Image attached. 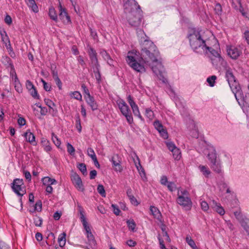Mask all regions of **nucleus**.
Here are the masks:
<instances>
[{"instance_id": "f257e3e1", "label": "nucleus", "mask_w": 249, "mask_h": 249, "mask_svg": "<svg viewBox=\"0 0 249 249\" xmlns=\"http://www.w3.org/2000/svg\"><path fill=\"white\" fill-rule=\"evenodd\" d=\"M126 61L132 69L139 72L145 71L142 63L149 65L160 80L164 83L167 82V79L162 73L163 67L160 59V52L152 41L148 40L144 41L141 56L137 51H129Z\"/></svg>"}, {"instance_id": "f03ea898", "label": "nucleus", "mask_w": 249, "mask_h": 249, "mask_svg": "<svg viewBox=\"0 0 249 249\" xmlns=\"http://www.w3.org/2000/svg\"><path fill=\"white\" fill-rule=\"evenodd\" d=\"M188 37L190 45L194 52L203 54L204 52L206 51L207 49L205 48L208 43L202 38L199 32L194 31L188 35Z\"/></svg>"}, {"instance_id": "7ed1b4c3", "label": "nucleus", "mask_w": 249, "mask_h": 249, "mask_svg": "<svg viewBox=\"0 0 249 249\" xmlns=\"http://www.w3.org/2000/svg\"><path fill=\"white\" fill-rule=\"evenodd\" d=\"M177 196V203L181 206L185 210H190L192 206V202L188 191L186 190L178 189Z\"/></svg>"}, {"instance_id": "20e7f679", "label": "nucleus", "mask_w": 249, "mask_h": 249, "mask_svg": "<svg viewBox=\"0 0 249 249\" xmlns=\"http://www.w3.org/2000/svg\"><path fill=\"white\" fill-rule=\"evenodd\" d=\"M124 9L133 15H141L142 11L135 0H123Z\"/></svg>"}, {"instance_id": "39448f33", "label": "nucleus", "mask_w": 249, "mask_h": 249, "mask_svg": "<svg viewBox=\"0 0 249 249\" xmlns=\"http://www.w3.org/2000/svg\"><path fill=\"white\" fill-rule=\"evenodd\" d=\"M116 103L121 113L125 116L128 124H132L133 123V119L128 106L123 99L118 100Z\"/></svg>"}, {"instance_id": "423d86ee", "label": "nucleus", "mask_w": 249, "mask_h": 249, "mask_svg": "<svg viewBox=\"0 0 249 249\" xmlns=\"http://www.w3.org/2000/svg\"><path fill=\"white\" fill-rule=\"evenodd\" d=\"M207 157L210 161V167L212 170L217 173L221 172V166L219 159H217L216 151L213 149L208 154Z\"/></svg>"}, {"instance_id": "0eeeda50", "label": "nucleus", "mask_w": 249, "mask_h": 249, "mask_svg": "<svg viewBox=\"0 0 249 249\" xmlns=\"http://www.w3.org/2000/svg\"><path fill=\"white\" fill-rule=\"evenodd\" d=\"M12 188L18 196H22L26 193L22 179L19 178L14 179L12 183Z\"/></svg>"}, {"instance_id": "6e6552de", "label": "nucleus", "mask_w": 249, "mask_h": 249, "mask_svg": "<svg viewBox=\"0 0 249 249\" xmlns=\"http://www.w3.org/2000/svg\"><path fill=\"white\" fill-rule=\"evenodd\" d=\"M205 48L207 49L206 51H205L203 53L209 54V53H210L212 55V56L214 57L213 58H212L211 59L213 65L216 66L218 63H221V62L223 61V58L220 56L218 51L215 50L214 49L209 46L208 44Z\"/></svg>"}, {"instance_id": "1a4fd4ad", "label": "nucleus", "mask_w": 249, "mask_h": 249, "mask_svg": "<svg viewBox=\"0 0 249 249\" xmlns=\"http://www.w3.org/2000/svg\"><path fill=\"white\" fill-rule=\"evenodd\" d=\"M228 55L233 59H236L242 53V51L237 47L228 45L226 47Z\"/></svg>"}, {"instance_id": "9d476101", "label": "nucleus", "mask_w": 249, "mask_h": 249, "mask_svg": "<svg viewBox=\"0 0 249 249\" xmlns=\"http://www.w3.org/2000/svg\"><path fill=\"white\" fill-rule=\"evenodd\" d=\"M71 180L76 187V188L79 191L83 192L84 187L80 177L76 173H74L71 176Z\"/></svg>"}, {"instance_id": "9b49d317", "label": "nucleus", "mask_w": 249, "mask_h": 249, "mask_svg": "<svg viewBox=\"0 0 249 249\" xmlns=\"http://www.w3.org/2000/svg\"><path fill=\"white\" fill-rule=\"evenodd\" d=\"M127 102L130 105L132 111L133 113L134 114L135 116H137L139 119H140L142 121H143V118L142 116V115L140 114L139 109L138 107V106L137 105V104L135 103L133 99V98L131 97V95H128L127 98Z\"/></svg>"}, {"instance_id": "f8f14e48", "label": "nucleus", "mask_w": 249, "mask_h": 249, "mask_svg": "<svg viewBox=\"0 0 249 249\" xmlns=\"http://www.w3.org/2000/svg\"><path fill=\"white\" fill-rule=\"evenodd\" d=\"M234 214L236 218L241 224V226L249 235V223H248L245 221V217L244 215L241 213L240 211L234 212Z\"/></svg>"}, {"instance_id": "ddd939ff", "label": "nucleus", "mask_w": 249, "mask_h": 249, "mask_svg": "<svg viewBox=\"0 0 249 249\" xmlns=\"http://www.w3.org/2000/svg\"><path fill=\"white\" fill-rule=\"evenodd\" d=\"M229 84L232 92L234 94L236 100L238 101L237 95H241V88L240 86H239V83H238L237 81H236V80H235L231 83H229Z\"/></svg>"}, {"instance_id": "4468645a", "label": "nucleus", "mask_w": 249, "mask_h": 249, "mask_svg": "<svg viewBox=\"0 0 249 249\" xmlns=\"http://www.w3.org/2000/svg\"><path fill=\"white\" fill-rule=\"evenodd\" d=\"M153 124L155 128L159 132L164 139H167L168 138L167 131L164 129L163 126L159 121H155Z\"/></svg>"}, {"instance_id": "2eb2a0df", "label": "nucleus", "mask_w": 249, "mask_h": 249, "mask_svg": "<svg viewBox=\"0 0 249 249\" xmlns=\"http://www.w3.org/2000/svg\"><path fill=\"white\" fill-rule=\"evenodd\" d=\"M150 210L154 217L157 219L159 222H162V216L159 210L156 207L150 206Z\"/></svg>"}, {"instance_id": "dca6fc26", "label": "nucleus", "mask_w": 249, "mask_h": 249, "mask_svg": "<svg viewBox=\"0 0 249 249\" xmlns=\"http://www.w3.org/2000/svg\"><path fill=\"white\" fill-rule=\"evenodd\" d=\"M1 40L5 44L7 49H11V45L8 36L5 31H0Z\"/></svg>"}, {"instance_id": "f3484780", "label": "nucleus", "mask_w": 249, "mask_h": 249, "mask_svg": "<svg viewBox=\"0 0 249 249\" xmlns=\"http://www.w3.org/2000/svg\"><path fill=\"white\" fill-rule=\"evenodd\" d=\"M24 136L27 142L33 145H36V142L35 141V136L29 130L24 133Z\"/></svg>"}, {"instance_id": "a211bd4d", "label": "nucleus", "mask_w": 249, "mask_h": 249, "mask_svg": "<svg viewBox=\"0 0 249 249\" xmlns=\"http://www.w3.org/2000/svg\"><path fill=\"white\" fill-rule=\"evenodd\" d=\"M213 209L215 211L221 215H223L225 213V210L223 208L219 203L215 201H213V204L211 205Z\"/></svg>"}, {"instance_id": "6ab92c4d", "label": "nucleus", "mask_w": 249, "mask_h": 249, "mask_svg": "<svg viewBox=\"0 0 249 249\" xmlns=\"http://www.w3.org/2000/svg\"><path fill=\"white\" fill-rule=\"evenodd\" d=\"M86 100L92 110H95L98 109V105L93 97L90 96L89 97H86Z\"/></svg>"}, {"instance_id": "aec40b11", "label": "nucleus", "mask_w": 249, "mask_h": 249, "mask_svg": "<svg viewBox=\"0 0 249 249\" xmlns=\"http://www.w3.org/2000/svg\"><path fill=\"white\" fill-rule=\"evenodd\" d=\"M128 21L131 26H138L141 23V19L140 17H129Z\"/></svg>"}, {"instance_id": "412c9836", "label": "nucleus", "mask_w": 249, "mask_h": 249, "mask_svg": "<svg viewBox=\"0 0 249 249\" xmlns=\"http://www.w3.org/2000/svg\"><path fill=\"white\" fill-rule=\"evenodd\" d=\"M42 181L44 185L56 184L57 181L54 178H52L49 177H45L42 178Z\"/></svg>"}, {"instance_id": "4be33fe9", "label": "nucleus", "mask_w": 249, "mask_h": 249, "mask_svg": "<svg viewBox=\"0 0 249 249\" xmlns=\"http://www.w3.org/2000/svg\"><path fill=\"white\" fill-rule=\"evenodd\" d=\"M26 2L28 6L31 8V10L35 13H36L38 11V8L36 3L35 0H26Z\"/></svg>"}, {"instance_id": "5701e85b", "label": "nucleus", "mask_w": 249, "mask_h": 249, "mask_svg": "<svg viewBox=\"0 0 249 249\" xmlns=\"http://www.w3.org/2000/svg\"><path fill=\"white\" fill-rule=\"evenodd\" d=\"M198 168L205 177H209L211 172L207 166L200 165L199 166Z\"/></svg>"}, {"instance_id": "b1692460", "label": "nucleus", "mask_w": 249, "mask_h": 249, "mask_svg": "<svg viewBox=\"0 0 249 249\" xmlns=\"http://www.w3.org/2000/svg\"><path fill=\"white\" fill-rule=\"evenodd\" d=\"M136 156L137 158V160H138V164H139V165H138V166H137V170L139 172V174L141 175L143 180H145L146 179V175H145L144 170L143 168V167L142 166V165L140 163V160L139 157L137 156Z\"/></svg>"}, {"instance_id": "393cba45", "label": "nucleus", "mask_w": 249, "mask_h": 249, "mask_svg": "<svg viewBox=\"0 0 249 249\" xmlns=\"http://www.w3.org/2000/svg\"><path fill=\"white\" fill-rule=\"evenodd\" d=\"M90 65L92 69V71L97 70L100 69V64L98 58L90 59Z\"/></svg>"}, {"instance_id": "a878e982", "label": "nucleus", "mask_w": 249, "mask_h": 249, "mask_svg": "<svg viewBox=\"0 0 249 249\" xmlns=\"http://www.w3.org/2000/svg\"><path fill=\"white\" fill-rule=\"evenodd\" d=\"M66 234L63 232L60 234L58 238V242L60 247H63L66 244Z\"/></svg>"}, {"instance_id": "bb28decb", "label": "nucleus", "mask_w": 249, "mask_h": 249, "mask_svg": "<svg viewBox=\"0 0 249 249\" xmlns=\"http://www.w3.org/2000/svg\"><path fill=\"white\" fill-rule=\"evenodd\" d=\"M88 53L89 55L90 60L97 58V54L96 51L91 47L89 46Z\"/></svg>"}, {"instance_id": "cd10ccee", "label": "nucleus", "mask_w": 249, "mask_h": 249, "mask_svg": "<svg viewBox=\"0 0 249 249\" xmlns=\"http://www.w3.org/2000/svg\"><path fill=\"white\" fill-rule=\"evenodd\" d=\"M226 77L229 84L236 80L232 72L230 70H227L226 71Z\"/></svg>"}, {"instance_id": "c85d7f7f", "label": "nucleus", "mask_w": 249, "mask_h": 249, "mask_svg": "<svg viewBox=\"0 0 249 249\" xmlns=\"http://www.w3.org/2000/svg\"><path fill=\"white\" fill-rule=\"evenodd\" d=\"M42 210V202L40 200L36 202L33 210H30L31 212H34L35 211L40 212Z\"/></svg>"}, {"instance_id": "c756f323", "label": "nucleus", "mask_w": 249, "mask_h": 249, "mask_svg": "<svg viewBox=\"0 0 249 249\" xmlns=\"http://www.w3.org/2000/svg\"><path fill=\"white\" fill-rule=\"evenodd\" d=\"M173 158L175 160H179L181 158V152L178 148L174 149L172 152Z\"/></svg>"}, {"instance_id": "7c9ffc66", "label": "nucleus", "mask_w": 249, "mask_h": 249, "mask_svg": "<svg viewBox=\"0 0 249 249\" xmlns=\"http://www.w3.org/2000/svg\"><path fill=\"white\" fill-rule=\"evenodd\" d=\"M87 237L89 239V244L91 246H95L96 241L94 239V236L92 234L91 232H89L87 233Z\"/></svg>"}, {"instance_id": "2f4dec72", "label": "nucleus", "mask_w": 249, "mask_h": 249, "mask_svg": "<svg viewBox=\"0 0 249 249\" xmlns=\"http://www.w3.org/2000/svg\"><path fill=\"white\" fill-rule=\"evenodd\" d=\"M41 143L44 146V149L46 152H49L52 150V147L50 145L49 142L46 140H42Z\"/></svg>"}, {"instance_id": "473e14b6", "label": "nucleus", "mask_w": 249, "mask_h": 249, "mask_svg": "<svg viewBox=\"0 0 249 249\" xmlns=\"http://www.w3.org/2000/svg\"><path fill=\"white\" fill-rule=\"evenodd\" d=\"M186 241L193 249H197V247L194 241L189 236L186 237Z\"/></svg>"}, {"instance_id": "72a5a7b5", "label": "nucleus", "mask_w": 249, "mask_h": 249, "mask_svg": "<svg viewBox=\"0 0 249 249\" xmlns=\"http://www.w3.org/2000/svg\"><path fill=\"white\" fill-rule=\"evenodd\" d=\"M11 66L12 70L10 71V74L12 76V79L14 80V83H15L19 81V80H18V79L17 77V74L16 73V71L14 70V66L13 65H11Z\"/></svg>"}, {"instance_id": "f704fd0d", "label": "nucleus", "mask_w": 249, "mask_h": 249, "mask_svg": "<svg viewBox=\"0 0 249 249\" xmlns=\"http://www.w3.org/2000/svg\"><path fill=\"white\" fill-rule=\"evenodd\" d=\"M215 14L217 15H220L222 14V6L219 3H216L214 8Z\"/></svg>"}, {"instance_id": "c9c22d12", "label": "nucleus", "mask_w": 249, "mask_h": 249, "mask_svg": "<svg viewBox=\"0 0 249 249\" xmlns=\"http://www.w3.org/2000/svg\"><path fill=\"white\" fill-rule=\"evenodd\" d=\"M70 95L72 98H73L76 100L80 101L82 100V95L79 91H75L72 92L70 94Z\"/></svg>"}, {"instance_id": "e433bc0d", "label": "nucleus", "mask_w": 249, "mask_h": 249, "mask_svg": "<svg viewBox=\"0 0 249 249\" xmlns=\"http://www.w3.org/2000/svg\"><path fill=\"white\" fill-rule=\"evenodd\" d=\"M52 139L54 143V144L57 146L59 147L61 144V142L57 138V136L55 135L53 133H52Z\"/></svg>"}, {"instance_id": "4c0bfd02", "label": "nucleus", "mask_w": 249, "mask_h": 249, "mask_svg": "<svg viewBox=\"0 0 249 249\" xmlns=\"http://www.w3.org/2000/svg\"><path fill=\"white\" fill-rule=\"evenodd\" d=\"M145 115L150 120H152L154 117L153 111L149 108L146 109Z\"/></svg>"}, {"instance_id": "58836bf2", "label": "nucleus", "mask_w": 249, "mask_h": 249, "mask_svg": "<svg viewBox=\"0 0 249 249\" xmlns=\"http://www.w3.org/2000/svg\"><path fill=\"white\" fill-rule=\"evenodd\" d=\"M127 226L129 229L132 231H134L135 227L136 224L133 220H128L126 222Z\"/></svg>"}, {"instance_id": "ea45409f", "label": "nucleus", "mask_w": 249, "mask_h": 249, "mask_svg": "<svg viewBox=\"0 0 249 249\" xmlns=\"http://www.w3.org/2000/svg\"><path fill=\"white\" fill-rule=\"evenodd\" d=\"M79 211L80 214L81 221L82 222V224L85 223L87 222L86 221V217L84 215V210L81 206H79Z\"/></svg>"}, {"instance_id": "a19ab883", "label": "nucleus", "mask_w": 249, "mask_h": 249, "mask_svg": "<svg viewBox=\"0 0 249 249\" xmlns=\"http://www.w3.org/2000/svg\"><path fill=\"white\" fill-rule=\"evenodd\" d=\"M216 79V76L215 75H212L208 77L207 79V82L209 83L211 87H213L215 84V81Z\"/></svg>"}, {"instance_id": "79ce46f5", "label": "nucleus", "mask_w": 249, "mask_h": 249, "mask_svg": "<svg viewBox=\"0 0 249 249\" xmlns=\"http://www.w3.org/2000/svg\"><path fill=\"white\" fill-rule=\"evenodd\" d=\"M97 190L99 194H100L102 196H106V192L103 185L101 184L98 185Z\"/></svg>"}, {"instance_id": "37998d69", "label": "nucleus", "mask_w": 249, "mask_h": 249, "mask_svg": "<svg viewBox=\"0 0 249 249\" xmlns=\"http://www.w3.org/2000/svg\"><path fill=\"white\" fill-rule=\"evenodd\" d=\"M77 167L83 175L87 174V168L85 164L83 163H79Z\"/></svg>"}, {"instance_id": "c03bdc74", "label": "nucleus", "mask_w": 249, "mask_h": 249, "mask_svg": "<svg viewBox=\"0 0 249 249\" xmlns=\"http://www.w3.org/2000/svg\"><path fill=\"white\" fill-rule=\"evenodd\" d=\"M67 151L71 155H74L75 154V149L73 146L70 143L67 144Z\"/></svg>"}, {"instance_id": "a18cd8bd", "label": "nucleus", "mask_w": 249, "mask_h": 249, "mask_svg": "<svg viewBox=\"0 0 249 249\" xmlns=\"http://www.w3.org/2000/svg\"><path fill=\"white\" fill-rule=\"evenodd\" d=\"M76 127L79 132L81 131L82 126L79 115L78 114L76 116Z\"/></svg>"}, {"instance_id": "49530a36", "label": "nucleus", "mask_w": 249, "mask_h": 249, "mask_svg": "<svg viewBox=\"0 0 249 249\" xmlns=\"http://www.w3.org/2000/svg\"><path fill=\"white\" fill-rule=\"evenodd\" d=\"M99 70L100 69L93 71V72L94 73L95 78L98 84L100 83L101 81V75Z\"/></svg>"}, {"instance_id": "de8ad7c7", "label": "nucleus", "mask_w": 249, "mask_h": 249, "mask_svg": "<svg viewBox=\"0 0 249 249\" xmlns=\"http://www.w3.org/2000/svg\"><path fill=\"white\" fill-rule=\"evenodd\" d=\"M87 152L89 156L90 157L92 160L97 158L95 152L92 148H89L87 150Z\"/></svg>"}, {"instance_id": "09e8293b", "label": "nucleus", "mask_w": 249, "mask_h": 249, "mask_svg": "<svg viewBox=\"0 0 249 249\" xmlns=\"http://www.w3.org/2000/svg\"><path fill=\"white\" fill-rule=\"evenodd\" d=\"M112 162L113 165V166H115L116 164H118L121 163V161L119 160V156L118 155H114L112 158Z\"/></svg>"}, {"instance_id": "8fccbe9b", "label": "nucleus", "mask_w": 249, "mask_h": 249, "mask_svg": "<svg viewBox=\"0 0 249 249\" xmlns=\"http://www.w3.org/2000/svg\"><path fill=\"white\" fill-rule=\"evenodd\" d=\"M166 185L168 190L171 192H173L176 189V185L173 182H169Z\"/></svg>"}, {"instance_id": "3c124183", "label": "nucleus", "mask_w": 249, "mask_h": 249, "mask_svg": "<svg viewBox=\"0 0 249 249\" xmlns=\"http://www.w3.org/2000/svg\"><path fill=\"white\" fill-rule=\"evenodd\" d=\"M81 87H82V89L84 93L85 94V98H86V97H89L90 96H91L89 89H88V88H87V87L86 86V85L85 84H82L81 86Z\"/></svg>"}, {"instance_id": "603ef678", "label": "nucleus", "mask_w": 249, "mask_h": 249, "mask_svg": "<svg viewBox=\"0 0 249 249\" xmlns=\"http://www.w3.org/2000/svg\"><path fill=\"white\" fill-rule=\"evenodd\" d=\"M166 144L168 149L171 152H172L174 149L177 148L175 144L172 142H167Z\"/></svg>"}, {"instance_id": "864d4df0", "label": "nucleus", "mask_w": 249, "mask_h": 249, "mask_svg": "<svg viewBox=\"0 0 249 249\" xmlns=\"http://www.w3.org/2000/svg\"><path fill=\"white\" fill-rule=\"evenodd\" d=\"M100 53L105 60L107 61L108 60V59H110V55L106 51L103 50L101 51Z\"/></svg>"}, {"instance_id": "5fc2aeb1", "label": "nucleus", "mask_w": 249, "mask_h": 249, "mask_svg": "<svg viewBox=\"0 0 249 249\" xmlns=\"http://www.w3.org/2000/svg\"><path fill=\"white\" fill-rule=\"evenodd\" d=\"M14 84L16 90L19 93L21 92L22 91V88L20 83V82H17Z\"/></svg>"}, {"instance_id": "6e6d98bb", "label": "nucleus", "mask_w": 249, "mask_h": 249, "mask_svg": "<svg viewBox=\"0 0 249 249\" xmlns=\"http://www.w3.org/2000/svg\"><path fill=\"white\" fill-rule=\"evenodd\" d=\"M200 203L202 210H203L204 211H207L208 210L209 206L207 202L202 201Z\"/></svg>"}, {"instance_id": "4d7b16f0", "label": "nucleus", "mask_w": 249, "mask_h": 249, "mask_svg": "<svg viewBox=\"0 0 249 249\" xmlns=\"http://www.w3.org/2000/svg\"><path fill=\"white\" fill-rule=\"evenodd\" d=\"M111 207L113 208V211L114 214L116 215H119L120 213V210H119L118 207L115 204H112Z\"/></svg>"}, {"instance_id": "13d9d810", "label": "nucleus", "mask_w": 249, "mask_h": 249, "mask_svg": "<svg viewBox=\"0 0 249 249\" xmlns=\"http://www.w3.org/2000/svg\"><path fill=\"white\" fill-rule=\"evenodd\" d=\"M26 86L29 90H31L32 89L35 88L33 83L30 80L26 81Z\"/></svg>"}, {"instance_id": "bf43d9fd", "label": "nucleus", "mask_w": 249, "mask_h": 249, "mask_svg": "<svg viewBox=\"0 0 249 249\" xmlns=\"http://www.w3.org/2000/svg\"><path fill=\"white\" fill-rule=\"evenodd\" d=\"M77 61H78L79 63L83 67H84L86 65V63L84 61V58L83 56L79 55L77 57Z\"/></svg>"}, {"instance_id": "052dcab7", "label": "nucleus", "mask_w": 249, "mask_h": 249, "mask_svg": "<svg viewBox=\"0 0 249 249\" xmlns=\"http://www.w3.org/2000/svg\"><path fill=\"white\" fill-rule=\"evenodd\" d=\"M32 96L35 98H38L39 95L37 94V90L36 88L33 89L31 90H29Z\"/></svg>"}, {"instance_id": "680f3d73", "label": "nucleus", "mask_w": 249, "mask_h": 249, "mask_svg": "<svg viewBox=\"0 0 249 249\" xmlns=\"http://www.w3.org/2000/svg\"><path fill=\"white\" fill-rule=\"evenodd\" d=\"M160 182L162 185H166L167 183H168L167 177L165 176H162L161 177Z\"/></svg>"}, {"instance_id": "e2e57ef3", "label": "nucleus", "mask_w": 249, "mask_h": 249, "mask_svg": "<svg viewBox=\"0 0 249 249\" xmlns=\"http://www.w3.org/2000/svg\"><path fill=\"white\" fill-rule=\"evenodd\" d=\"M59 11H60L59 16H66L67 14L65 9L63 8L60 4V6H59Z\"/></svg>"}, {"instance_id": "0e129e2a", "label": "nucleus", "mask_w": 249, "mask_h": 249, "mask_svg": "<svg viewBox=\"0 0 249 249\" xmlns=\"http://www.w3.org/2000/svg\"><path fill=\"white\" fill-rule=\"evenodd\" d=\"M18 124L20 126H23L26 124V121L23 118L20 117L18 120Z\"/></svg>"}, {"instance_id": "69168bd1", "label": "nucleus", "mask_w": 249, "mask_h": 249, "mask_svg": "<svg viewBox=\"0 0 249 249\" xmlns=\"http://www.w3.org/2000/svg\"><path fill=\"white\" fill-rule=\"evenodd\" d=\"M46 105L51 108H53L55 106L54 104L51 100L47 99L45 100Z\"/></svg>"}, {"instance_id": "338daca9", "label": "nucleus", "mask_w": 249, "mask_h": 249, "mask_svg": "<svg viewBox=\"0 0 249 249\" xmlns=\"http://www.w3.org/2000/svg\"><path fill=\"white\" fill-rule=\"evenodd\" d=\"M96 175H97V172L96 170H93L91 171L89 173L90 179H93L95 178Z\"/></svg>"}, {"instance_id": "774afa93", "label": "nucleus", "mask_w": 249, "mask_h": 249, "mask_svg": "<svg viewBox=\"0 0 249 249\" xmlns=\"http://www.w3.org/2000/svg\"><path fill=\"white\" fill-rule=\"evenodd\" d=\"M129 199L130 200L131 202L133 204H134L135 205H138V201L133 196H130Z\"/></svg>"}]
</instances>
